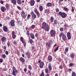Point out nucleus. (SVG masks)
I'll return each instance as SVG.
<instances>
[{
    "instance_id": "obj_18",
    "label": "nucleus",
    "mask_w": 76,
    "mask_h": 76,
    "mask_svg": "<svg viewBox=\"0 0 76 76\" xmlns=\"http://www.w3.org/2000/svg\"><path fill=\"white\" fill-rule=\"evenodd\" d=\"M2 42H3V41H5L6 40V37H3L1 39Z\"/></svg>"
},
{
    "instance_id": "obj_32",
    "label": "nucleus",
    "mask_w": 76,
    "mask_h": 76,
    "mask_svg": "<svg viewBox=\"0 0 76 76\" xmlns=\"http://www.w3.org/2000/svg\"><path fill=\"white\" fill-rule=\"evenodd\" d=\"M53 20H54V18H53V17H51L50 18L51 22H53Z\"/></svg>"
},
{
    "instance_id": "obj_38",
    "label": "nucleus",
    "mask_w": 76,
    "mask_h": 76,
    "mask_svg": "<svg viewBox=\"0 0 76 76\" xmlns=\"http://www.w3.org/2000/svg\"><path fill=\"white\" fill-rule=\"evenodd\" d=\"M58 49V47H57L54 50L55 52H56L57 50Z\"/></svg>"
},
{
    "instance_id": "obj_44",
    "label": "nucleus",
    "mask_w": 76,
    "mask_h": 76,
    "mask_svg": "<svg viewBox=\"0 0 76 76\" xmlns=\"http://www.w3.org/2000/svg\"><path fill=\"white\" fill-rule=\"evenodd\" d=\"M39 76H44V72H42Z\"/></svg>"
},
{
    "instance_id": "obj_7",
    "label": "nucleus",
    "mask_w": 76,
    "mask_h": 76,
    "mask_svg": "<svg viewBox=\"0 0 76 76\" xmlns=\"http://www.w3.org/2000/svg\"><path fill=\"white\" fill-rule=\"evenodd\" d=\"M67 36L68 39H71V34L69 32H68L67 33Z\"/></svg>"
},
{
    "instance_id": "obj_62",
    "label": "nucleus",
    "mask_w": 76,
    "mask_h": 76,
    "mask_svg": "<svg viewBox=\"0 0 76 76\" xmlns=\"http://www.w3.org/2000/svg\"><path fill=\"white\" fill-rule=\"evenodd\" d=\"M43 19H42V18H41V19H40V21L41 22H42L43 21Z\"/></svg>"
},
{
    "instance_id": "obj_2",
    "label": "nucleus",
    "mask_w": 76,
    "mask_h": 76,
    "mask_svg": "<svg viewBox=\"0 0 76 76\" xmlns=\"http://www.w3.org/2000/svg\"><path fill=\"white\" fill-rule=\"evenodd\" d=\"M58 15L59 16H61L62 18H65L67 17V14L64 12H58Z\"/></svg>"
},
{
    "instance_id": "obj_12",
    "label": "nucleus",
    "mask_w": 76,
    "mask_h": 76,
    "mask_svg": "<svg viewBox=\"0 0 76 76\" xmlns=\"http://www.w3.org/2000/svg\"><path fill=\"white\" fill-rule=\"evenodd\" d=\"M35 1L34 0H31L30 1V4L31 6H32L34 5L35 4Z\"/></svg>"
},
{
    "instance_id": "obj_1",
    "label": "nucleus",
    "mask_w": 76,
    "mask_h": 76,
    "mask_svg": "<svg viewBox=\"0 0 76 76\" xmlns=\"http://www.w3.org/2000/svg\"><path fill=\"white\" fill-rule=\"evenodd\" d=\"M61 36H62L63 39L64 40V41H65L67 39L66 36V35L64 34L63 33L61 32V34H59V37H61Z\"/></svg>"
},
{
    "instance_id": "obj_35",
    "label": "nucleus",
    "mask_w": 76,
    "mask_h": 76,
    "mask_svg": "<svg viewBox=\"0 0 76 76\" xmlns=\"http://www.w3.org/2000/svg\"><path fill=\"white\" fill-rule=\"evenodd\" d=\"M20 39L21 42H23L24 41L23 40L24 39H23V37H20Z\"/></svg>"
},
{
    "instance_id": "obj_36",
    "label": "nucleus",
    "mask_w": 76,
    "mask_h": 76,
    "mask_svg": "<svg viewBox=\"0 0 76 76\" xmlns=\"http://www.w3.org/2000/svg\"><path fill=\"white\" fill-rule=\"evenodd\" d=\"M12 38L13 39H15V38H16V35L15 34H13L12 35Z\"/></svg>"
},
{
    "instance_id": "obj_6",
    "label": "nucleus",
    "mask_w": 76,
    "mask_h": 76,
    "mask_svg": "<svg viewBox=\"0 0 76 76\" xmlns=\"http://www.w3.org/2000/svg\"><path fill=\"white\" fill-rule=\"evenodd\" d=\"M22 15H21L23 19H25L26 17V14H25V12H24V11H22Z\"/></svg>"
},
{
    "instance_id": "obj_9",
    "label": "nucleus",
    "mask_w": 76,
    "mask_h": 76,
    "mask_svg": "<svg viewBox=\"0 0 76 76\" xmlns=\"http://www.w3.org/2000/svg\"><path fill=\"white\" fill-rule=\"evenodd\" d=\"M1 10L2 12H4L6 10V8L4 7H1Z\"/></svg>"
},
{
    "instance_id": "obj_41",
    "label": "nucleus",
    "mask_w": 76,
    "mask_h": 76,
    "mask_svg": "<svg viewBox=\"0 0 76 76\" xmlns=\"http://www.w3.org/2000/svg\"><path fill=\"white\" fill-rule=\"evenodd\" d=\"M2 56L3 58H5L6 57V55H5V54L2 55Z\"/></svg>"
},
{
    "instance_id": "obj_51",
    "label": "nucleus",
    "mask_w": 76,
    "mask_h": 76,
    "mask_svg": "<svg viewBox=\"0 0 76 76\" xmlns=\"http://www.w3.org/2000/svg\"><path fill=\"white\" fill-rule=\"evenodd\" d=\"M23 44L24 45V46H26V42H25L24 41L23 42H22Z\"/></svg>"
},
{
    "instance_id": "obj_55",
    "label": "nucleus",
    "mask_w": 76,
    "mask_h": 76,
    "mask_svg": "<svg viewBox=\"0 0 76 76\" xmlns=\"http://www.w3.org/2000/svg\"><path fill=\"white\" fill-rule=\"evenodd\" d=\"M13 44H15V45H16L17 44V43H16V42L15 41H14L13 42Z\"/></svg>"
},
{
    "instance_id": "obj_21",
    "label": "nucleus",
    "mask_w": 76,
    "mask_h": 76,
    "mask_svg": "<svg viewBox=\"0 0 76 76\" xmlns=\"http://www.w3.org/2000/svg\"><path fill=\"white\" fill-rule=\"evenodd\" d=\"M70 57H71L72 58H73L75 57V53H71L70 55Z\"/></svg>"
},
{
    "instance_id": "obj_53",
    "label": "nucleus",
    "mask_w": 76,
    "mask_h": 76,
    "mask_svg": "<svg viewBox=\"0 0 76 76\" xmlns=\"http://www.w3.org/2000/svg\"><path fill=\"white\" fill-rule=\"evenodd\" d=\"M17 7L18 9H19L20 10H22V8H21L20 7Z\"/></svg>"
},
{
    "instance_id": "obj_4",
    "label": "nucleus",
    "mask_w": 76,
    "mask_h": 76,
    "mask_svg": "<svg viewBox=\"0 0 76 76\" xmlns=\"http://www.w3.org/2000/svg\"><path fill=\"white\" fill-rule=\"evenodd\" d=\"M51 37H54L56 34V31L53 30H51L50 32Z\"/></svg>"
},
{
    "instance_id": "obj_26",
    "label": "nucleus",
    "mask_w": 76,
    "mask_h": 76,
    "mask_svg": "<svg viewBox=\"0 0 76 76\" xmlns=\"http://www.w3.org/2000/svg\"><path fill=\"white\" fill-rule=\"evenodd\" d=\"M17 2L18 4H22L21 0H17Z\"/></svg>"
},
{
    "instance_id": "obj_37",
    "label": "nucleus",
    "mask_w": 76,
    "mask_h": 76,
    "mask_svg": "<svg viewBox=\"0 0 76 76\" xmlns=\"http://www.w3.org/2000/svg\"><path fill=\"white\" fill-rule=\"evenodd\" d=\"M64 10L65 11H66V12H68V8H64Z\"/></svg>"
},
{
    "instance_id": "obj_57",
    "label": "nucleus",
    "mask_w": 76,
    "mask_h": 76,
    "mask_svg": "<svg viewBox=\"0 0 76 76\" xmlns=\"http://www.w3.org/2000/svg\"><path fill=\"white\" fill-rule=\"evenodd\" d=\"M12 35H15V32L14 31H12Z\"/></svg>"
},
{
    "instance_id": "obj_61",
    "label": "nucleus",
    "mask_w": 76,
    "mask_h": 76,
    "mask_svg": "<svg viewBox=\"0 0 76 76\" xmlns=\"http://www.w3.org/2000/svg\"><path fill=\"white\" fill-rule=\"evenodd\" d=\"M58 61H61V59L60 58H59Z\"/></svg>"
},
{
    "instance_id": "obj_22",
    "label": "nucleus",
    "mask_w": 76,
    "mask_h": 76,
    "mask_svg": "<svg viewBox=\"0 0 76 76\" xmlns=\"http://www.w3.org/2000/svg\"><path fill=\"white\" fill-rule=\"evenodd\" d=\"M68 51H69V48H66L65 49L64 53H65V54H66V53H67V52H68Z\"/></svg>"
},
{
    "instance_id": "obj_58",
    "label": "nucleus",
    "mask_w": 76,
    "mask_h": 76,
    "mask_svg": "<svg viewBox=\"0 0 76 76\" xmlns=\"http://www.w3.org/2000/svg\"><path fill=\"white\" fill-rule=\"evenodd\" d=\"M5 54H6L7 55H8V54H9V53L8 52V51H6V52H5Z\"/></svg>"
},
{
    "instance_id": "obj_8",
    "label": "nucleus",
    "mask_w": 76,
    "mask_h": 76,
    "mask_svg": "<svg viewBox=\"0 0 76 76\" xmlns=\"http://www.w3.org/2000/svg\"><path fill=\"white\" fill-rule=\"evenodd\" d=\"M31 15L32 16V18L33 19H34L37 17V15L35 14L34 13L32 12L31 13Z\"/></svg>"
},
{
    "instance_id": "obj_64",
    "label": "nucleus",
    "mask_w": 76,
    "mask_h": 76,
    "mask_svg": "<svg viewBox=\"0 0 76 76\" xmlns=\"http://www.w3.org/2000/svg\"><path fill=\"white\" fill-rule=\"evenodd\" d=\"M4 50H6V47L4 46Z\"/></svg>"
},
{
    "instance_id": "obj_27",
    "label": "nucleus",
    "mask_w": 76,
    "mask_h": 76,
    "mask_svg": "<svg viewBox=\"0 0 76 76\" xmlns=\"http://www.w3.org/2000/svg\"><path fill=\"white\" fill-rule=\"evenodd\" d=\"M50 11V10L48 9H46L45 10V12L46 13H47V14H48L49 13V12Z\"/></svg>"
},
{
    "instance_id": "obj_17",
    "label": "nucleus",
    "mask_w": 76,
    "mask_h": 76,
    "mask_svg": "<svg viewBox=\"0 0 76 76\" xmlns=\"http://www.w3.org/2000/svg\"><path fill=\"white\" fill-rule=\"evenodd\" d=\"M30 35L32 39H34L35 38V36L33 34L30 33Z\"/></svg>"
},
{
    "instance_id": "obj_19",
    "label": "nucleus",
    "mask_w": 76,
    "mask_h": 76,
    "mask_svg": "<svg viewBox=\"0 0 76 76\" xmlns=\"http://www.w3.org/2000/svg\"><path fill=\"white\" fill-rule=\"evenodd\" d=\"M34 12L37 14V16H39V13L38 11V10L37 9H35L34 10Z\"/></svg>"
},
{
    "instance_id": "obj_25",
    "label": "nucleus",
    "mask_w": 76,
    "mask_h": 76,
    "mask_svg": "<svg viewBox=\"0 0 76 76\" xmlns=\"http://www.w3.org/2000/svg\"><path fill=\"white\" fill-rule=\"evenodd\" d=\"M5 7L7 10H9V4H7L5 5Z\"/></svg>"
},
{
    "instance_id": "obj_49",
    "label": "nucleus",
    "mask_w": 76,
    "mask_h": 76,
    "mask_svg": "<svg viewBox=\"0 0 76 76\" xmlns=\"http://www.w3.org/2000/svg\"><path fill=\"white\" fill-rule=\"evenodd\" d=\"M56 12H59V9H58V8H56Z\"/></svg>"
},
{
    "instance_id": "obj_60",
    "label": "nucleus",
    "mask_w": 76,
    "mask_h": 76,
    "mask_svg": "<svg viewBox=\"0 0 76 76\" xmlns=\"http://www.w3.org/2000/svg\"><path fill=\"white\" fill-rule=\"evenodd\" d=\"M0 3H1V4H3V1H0Z\"/></svg>"
},
{
    "instance_id": "obj_5",
    "label": "nucleus",
    "mask_w": 76,
    "mask_h": 76,
    "mask_svg": "<svg viewBox=\"0 0 76 76\" xmlns=\"http://www.w3.org/2000/svg\"><path fill=\"white\" fill-rule=\"evenodd\" d=\"M48 26V25L45 22H43L42 24V29H45V27Z\"/></svg>"
},
{
    "instance_id": "obj_30",
    "label": "nucleus",
    "mask_w": 76,
    "mask_h": 76,
    "mask_svg": "<svg viewBox=\"0 0 76 76\" xmlns=\"http://www.w3.org/2000/svg\"><path fill=\"white\" fill-rule=\"evenodd\" d=\"M18 23L19 25H21L22 24V21L19 20L18 21Z\"/></svg>"
},
{
    "instance_id": "obj_54",
    "label": "nucleus",
    "mask_w": 76,
    "mask_h": 76,
    "mask_svg": "<svg viewBox=\"0 0 76 76\" xmlns=\"http://www.w3.org/2000/svg\"><path fill=\"white\" fill-rule=\"evenodd\" d=\"M28 72L30 75H31V71H29V70H28Z\"/></svg>"
},
{
    "instance_id": "obj_20",
    "label": "nucleus",
    "mask_w": 76,
    "mask_h": 76,
    "mask_svg": "<svg viewBox=\"0 0 76 76\" xmlns=\"http://www.w3.org/2000/svg\"><path fill=\"white\" fill-rule=\"evenodd\" d=\"M48 67L49 70H52V66H51V64L50 63L49 64L48 66Z\"/></svg>"
},
{
    "instance_id": "obj_24",
    "label": "nucleus",
    "mask_w": 76,
    "mask_h": 76,
    "mask_svg": "<svg viewBox=\"0 0 76 76\" xmlns=\"http://www.w3.org/2000/svg\"><path fill=\"white\" fill-rule=\"evenodd\" d=\"M20 60L22 62V63H24V62H25V59H24L23 58H20Z\"/></svg>"
},
{
    "instance_id": "obj_34",
    "label": "nucleus",
    "mask_w": 76,
    "mask_h": 76,
    "mask_svg": "<svg viewBox=\"0 0 76 76\" xmlns=\"http://www.w3.org/2000/svg\"><path fill=\"white\" fill-rule=\"evenodd\" d=\"M45 73H48V69L47 68L46 69H45Z\"/></svg>"
},
{
    "instance_id": "obj_52",
    "label": "nucleus",
    "mask_w": 76,
    "mask_h": 76,
    "mask_svg": "<svg viewBox=\"0 0 76 76\" xmlns=\"http://www.w3.org/2000/svg\"><path fill=\"white\" fill-rule=\"evenodd\" d=\"M3 59H0V63H2L3 62Z\"/></svg>"
},
{
    "instance_id": "obj_47",
    "label": "nucleus",
    "mask_w": 76,
    "mask_h": 76,
    "mask_svg": "<svg viewBox=\"0 0 76 76\" xmlns=\"http://www.w3.org/2000/svg\"><path fill=\"white\" fill-rule=\"evenodd\" d=\"M70 66H74V64L73 63H70L69 64Z\"/></svg>"
},
{
    "instance_id": "obj_40",
    "label": "nucleus",
    "mask_w": 76,
    "mask_h": 76,
    "mask_svg": "<svg viewBox=\"0 0 76 76\" xmlns=\"http://www.w3.org/2000/svg\"><path fill=\"white\" fill-rule=\"evenodd\" d=\"M26 34L28 35V36H29V32L28 31H26Z\"/></svg>"
},
{
    "instance_id": "obj_28",
    "label": "nucleus",
    "mask_w": 76,
    "mask_h": 76,
    "mask_svg": "<svg viewBox=\"0 0 76 76\" xmlns=\"http://www.w3.org/2000/svg\"><path fill=\"white\" fill-rule=\"evenodd\" d=\"M29 42L31 44H32V43H33V42H34V41L31 39H29Z\"/></svg>"
},
{
    "instance_id": "obj_10",
    "label": "nucleus",
    "mask_w": 76,
    "mask_h": 76,
    "mask_svg": "<svg viewBox=\"0 0 76 76\" xmlns=\"http://www.w3.org/2000/svg\"><path fill=\"white\" fill-rule=\"evenodd\" d=\"M52 60H53L52 56L50 55H49L48 57V60L49 62H51Z\"/></svg>"
},
{
    "instance_id": "obj_45",
    "label": "nucleus",
    "mask_w": 76,
    "mask_h": 76,
    "mask_svg": "<svg viewBox=\"0 0 76 76\" xmlns=\"http://www.w3.org/2000/svg\"><path fill=\"white\" fill-rule=\"evenodd\" d=\"M30 17H31V15L28 14L27 16V19H29L30 18Z\"/></svg>"
},
{
    "instance_id": "obj_59",
    "label": "nucleus",
    "mask_w": 76,
    "mask_h": 76,
    "mask_svg": "<svg viewBox=\"0 0 76 76\" xmlns=\"http://www.w3.org/2000/svg\"><path fill=\"white\" fill-rule=\"evenodd\" d=\"M74 8H73V7H72V11L73 12H74Z\"/></svg>"
},
{
    "instance_id": "obj_15",
    "label": "nucleus",
    "mask_w": 76,
    "mask_h": 76,
    "mask_svg": "<svg viewBox=\"0 0 76 76\" xmlns=\"http://www.w3.org/2000/svg\"><path fill=\"white\" fill-rule=\"evenodd\" d=\"M3 29L4 32H7V29H8L7 28V27H6V26H4L3 27Z\"/></svg>"
},
{
    "instance_id": "obj_39",
    "label": "nucleus",
    "mask_w": 76,
    "mask_h": 76,
    "mask_svg": "<svg viewBox=\"0 0 76 76\" xmlns=\"http://www.w3.org/2000/svg\"><path fill=\"white\" fill-rule=\"evenodd\" d=\"M72 76H76V73L75 72H72Z\"/></svg>"
},
{
    "instance_id": "obj_33",
    "label": "nucleus",
    "mask_w": 76,
    "mask_h": 76,
    "mask_svg": "<svg viewBox=\"0 0 76 76\" xmlns=\"http://www.w3.org/2000/svg\"><path fill=\"white\" fill-rule=\"evenodd\" d=\"M39 9L40 11H42L43 10V8H42V6H40Z\"/></svg>"
},
{
    "instance_id": "obj_11",
    "label": "nucleus",
    "mask_w": 76,
    "mask_h": 76,
    "mask_svg": "<svg viewBox=\"0 0 76 76\" xmlns=\"http://www.w3.org/2000/svg\"><path fill=\"white\" fill-rule=\"evenodd\" d=\"M10 23L11 24V26H15V20H11L10 22Z\"/></svg>"
},
{
    "instance_id": "obj_50",
    "label": "nucleus",
    "mask_w": 76,
    "mask_h": 76,
    "mask_svg": "<svg viewBox=\"0 0 76 76\" xmlns=\"http://www.w3.org/2000/svg\"><path fill=\"white\" fill-rule=\"evenodd\" d=\"M35 25H33L32 26H31V28H32V29H34V28H35Z\"/></svg>"
},
{
    "instance_id": "obj_42",
    "label": "nucleus",
    "mask_w": 76,
    "mask_h": 76,
    "mask_svg": "<svg viewBox=\"0 0 76 76\" xmlns=\"http://www.w3.org/2000/svg\"><path fill=\"white\" fill-rule=\"evenodd\" d=\"M28 68L30 70H32V67L31 65H29L28 66Z\"/></svg>"
},
{
    "instance_id": "obj_48",
    "label": "nucleus",
    "mask_w": 76,
    "mask_h": 76,
    "mask_svg": "<svg viewBox=\"0 0 76 76\" xmlns=\"http://www.w3.org/2000/svg\"><path fill=\"white\" fill-rule=\"evenodd\" d=\"M59 68L60 69H63V66L61 65L60 66H59Z\"/></svg>"
},
{
    "instance_id": "obj_56",
    "label": "nucleus",
    "mask_w": 76,
    "mask_h": 76,
    "mask_svg": "<svg viewBox=\"0 0 76 76\" xmlns=\"http://www.w3.org/2000/svg\"><path fill=\"white\" fill-rule=\"evenodd\" d=\"M36 37H38V33H36L35 35Z\"/></svg>"
},
{
    "instance_id": "obj_16",
    "label": "nucleus",
    "mask_w": 76,
    "mask_h": 76,
    "mask_svg": "<svg viewBox=\"0 0 76 76\" xmlns=\"http://www.w3.org/2000/svg\"><path fill=\"white\" fill-rule=\"evenodd\" d=\"M45 29L46 31H49V30H50V26H48H48H47L46 27H45Z\"/></svg>"
},
{
    "instance_id": "obj_46",
    "label": "nucleus",
    "mask_w": 76,
    "mask_h": 76,
    "mask_svg": "<svg viewBox=\"0 0 76 76\" xmlns=\"http://www.w3.org/2000/svg\"><path fill=\"white\" fill-rule=\"evenodd\" d=\"M60 31L61 32H62L64 31V29H63V28H60Z\"/></svg>"
},
{
    "instance_id": "obj_31",
    "label": "nucleus",
    "mask_w": 76,
    "mask_h": 76,
    "mask_svg": "<svg viewBox=\"0 0 76 76\" xmlns=\"http://www.w3.org/2000/svg\"><path fill=\"white\" fill-rule=\"evenodd\" d=\"M58 23V22H57V20H54L53 23L55 25H57V24Z\"/></svg>"
},
{
    "instance_id": "obj_13",
    "label": "nucleus",
    "mask_w": 76,
    "mask_h": 76,
    "mask_svg": "<svg viewBox=\"0 0 76 76\" xmlns=\"http://www.w3.org/2000/svg\"><path fill=\"white\" fill-rule=\"evenodd\" d=\"M44 62H41L39 66L40 68V69L43 68V66H44Z\"/></svg>"
},
{
    "instance_id": "obj_23",
    "label": "nucleus",
    "mask_w": 76,
    "mask_h": 76,
    "mask_svg": "<svg viewBox=\"0 0 76 76\" xmlns=\"http://www.w3.org/2000/svg\"><path fill=\"white\" fill-rule=\"evenodd\" d=\"M47 6L48 7H50L52 6V4L51 3L48 2L47 4Z\"/></svg>"
},
{
    "instance_id": "obj_63",
    "label": "nucleus",
    "mask_w": 76,
    "mask_h": 76,
    "mask_svg": "<svg viewBox=\"0 0 76 76\" xmlns=\"http://www.w3.org/2000/svg\"><path fill=\"white\" fill-rule=\"evenodd\" d=\"M26 70H27V69L26 68H25L24 69V72H26Z\"/></svg>"
},
{
    "instance_id": "obj_43",
    "label": "nucleus",
    "mask_w": 76,
    "mask_h": 76,
    "mask_svg": "<svg viewBox=\"0 0 76 76\" xmlns=\"http://www.w3.org/2000/svg\"><path fill=\"white\" fill-rule=\"evenodd\" d=\"M7 45L8 47H10V42L9 41H8L7 43Z\"/></svg>"
},
{
    "instance_id": "obj_14",
    "label": "nucleus",
    "mask_w": 76,
    "mask_h": 76,
    "mask_svg": "<svg viewBox=\"0 0 76 76\" xmlns=\"http://www.w3.org/2000/svg\"><path fill=\"white\" fill-rule=\"evenodd\" d=\"M26 56H27V57L28 58H30V55H31V53H30L29 51H27V53H26Z\"/></svg>"
},
{
    "instance_id": "obj_29",
    "label": "nucleus",
    "mask_w": 76,
    "mask_h": 76,
    "mask_svg": "<svg viewBox=\"0 0 76 76\" xmlns=\"http://www.w3.org/2000/svg\"><path fill=\"white\" fill-rule=\"evenodd\" d=\"M12 3H13V4H16V1L15 0H12Z\"/></svg>"
},
{
    "instance_id": "obj_3",
    "label": "nucleus",
    "mask_w": 76,
    "mask_h": 76,
    "mask_svg": "<svg viewBox=\"0 0 76 76\" xmlns=\"http://www.w3.org/2000/svg\"><path fill=\"white\" fill-rule=\"evenodd\" d=\"M18 73V71L16 70V68L14 66H13L12 68V74L13 76H16V73Z\"/></svg>"
}]
</instances>
